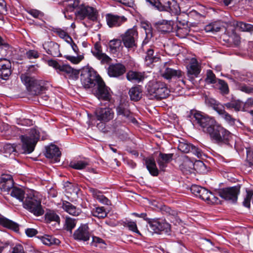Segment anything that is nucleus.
<instances>
[{
    "mask_svg": "<svg viewBox=\"0 0 253 253\" xmlns=\"http://www.w3.org/2000/svg\"><path fill=\"white\" fill-rule=\"evenodd\" d=\"M95 113L97 120L104 123L108 122L114 116L113 110L108 107L97 108Z\"/></svg>",
    "mask_w": 253,
    "mask_h": 253,
    "instance_id": "dca6fc26",
    "label": "nucleus"
},
{
    "mask_svg": "<svg viewBox=\"0 0 253 253\" xmlns=\"http://www.w3.org/2000/svg\"><path fill=\"white\" fill-rule=\"evenodd\" d=\"M91 53L98 60L101 61L102 64L109 63L111 59L105 53L102 52V46L99 42H96L93 48L91 49Z\"/></svg>",
    "mask_w": 253,
    "mask_h": 253,
    "instance_id": "f3484780",
    "label": "nucleus"
},
{
    "mask_svg": "<svg viewBox=\"0 0 253 253\" xmlns=\"http://www.w3.org/2000/svg\"><path fill=\"white\" fill-rule=\"evenodd\" d=\"M11 64L9 60L5 58L0 59V76L6 80L11 74Z\"/></svg>",
    "mask_w": 253,
    "mask_h": 253,
    "instance_id": "5701e85b",
    "label": "nucleus"
},
{
    "mask_svg": "<svg viewBox=\"0 0 253 253\" xmlns=\"http://www.w3.org/2000/svg\"><path fill=\"white\" fill-rule=\"evenodd\" d=\"M0 224L3 227L12 229L15 231L19 230L18 225L12 220L4 217V216H0Z\"/></svg>",
    "mask_w": 253,
    "mask_h": 253,
    "instance_id": "4c0bfd02",
    "label": "nucleus"
},
{
    "mask_svg": "<svg viewBox=\"0 0 253 253\" xmlns=\"http://www.w3.org/2000/svg\"><path fill=\"white\" fill-rule=\"evenodd\" d=\"M208 134L212 140L217 143H227L230 136V133L222 126L217 124L216 122Z\"/></svg>",
    "mask_w": 253,
    "mask_h": 253,
    "instance_id": "6e6552de",
    "label": "nucleus"
},
{
    "mask_svg": "<svg viewBox=\"0 0 253 253\" xmlns=\"http://www.w3.org/2000/svg\"><path fill=\"white\" fill-rule=\"evenodd\" d=\"M173 21L172 20H162L156 23V28L158 31L164 33L172 32L174 29Z\"/></svg>",
    "mask_w": 253,
    "mask_h": 253,
    "instance_id": "c756f323",
    "label": "nucleus"
},
{
    "mask_svg": "<svg viewBox=\"0 0 253 253\" xmlns=\"http://www.w3.org/2000/svg\"><path fill=\"white\" fill-rule=\"evenodd\" d=\"M211 192L208 190L207 189L202 187V189L200 191L199 195L198 197L201 198V199L205 201H208V199H209V195H210Z\"/></svg>",
    "mask_w": 253,
    "mask_h": 253,
    "instance_id": "13d9d810",
    "label": "nucleus"
},
{
    "mask_svg": "<svg viewBox=\"0 0 253 253\" xmlns=\"http://www.w3.org/2000/svg\"><path fill=\"white\" fill-rule=\"evenodd\" d=\"M122 41L125 47L128 48L136 46L138 32L134 27L127 30L121 36Z\"/></svg>",
    "mask_w": 253,
    "mask_h": 253,
    "instance_id": "f8f14e48",
    "label": "nucleus"
},
{
    "mask_svg": "<svg viewBox=\"0 0 253 253\" xmlns=\"http://www.w3.org/2000/svg\"><path fill=\"white\" fill-rule=\"evenodd\" d=\"M212 101L214 102V103H213L214 109L219 115H220L221 116V117L223 118L225 120V121L227 123H228L229 125L231 126L234 125L236 119L233 118L231 115H230L229 113L226 112L223 108L222 106L216 104L215 100H212Z\"/></svg>",
    "mask_w": 253,
    "mask_h": 253,
    "instance_id": "b1692460",
    "label": "nucleus"
},
{
    "mask_svg": "<svg viewBox=\"0 0 253 253\" xmlns=\"http://www.w3.org/2000/svg\"><path fill=\"white\" fill-rule=\"evenodd\" d=\"M162 76L167 80L172 79H179L184 84L185 82L184 80V74L180 70H176L171 68L167 67L162 72Z\"/></svg>",
    "mask_w": 253,
    "mask_h": 253,
    "instance_id": "2eb2a0df",
    "label": "nucleus"
},
{
    "mask_svg": "<svg viewBox=\"0 0 253 253\" xmlns=\"http://www.w3.org/2000/svg\"><path fill=\"white\" fill-rule=\"evenodd\" d=\"M92 246L99 247V248H104L105 246V244L104 241L97 237H92V241L91 243Z\"/></svg>",
    "mask_w": 253,
    "mask_h": 253,
    "instance_id": "5fc2aeb1",
    "label": "nucleus"
},
{
    "mask_svg": "<svg viewBox=\"0 0 253 253\" xmlns=\"http://www.w3.org/2000/svg\"><path fill=\"white\" fill-rule=\"evenodd\" d=\"M45 219L47 222L55 221L57 223H59L60 221L59 216L54 211H51L45 213Z\"/></svg>",
    "mask_w": 253,
    "mask_h": 253,
    "instance_id": "a18cd8bd",
    "label": "nucleus"
},
{
    "mask_svg": "<svg viewBox=\"0 0 253 253\" xmlns=\"http://www.w3.org/2000/svg\"><path fill=\"white\" fill-rule=\"evenodd\" d=\"M101 77L93 70L84 69L81 72V82L86 89H92L96 85Z\"/></svg>",
    "mask_w": 253,
    "mask_h": 253,
    "instance_id": "423d86ee",
    "label": "nucleus"
},
{
    "mask_svg": "<svg viewBox=\"0 0 253 253\" xmlns=\"http://www.w3.org/2000/svg\"><path fill=\"white\" fill-rule=\"evenodd\" d=\"M76 224V221L75 219L70 217H66L64 227L67 231H69L71 233L72 230L75 228Z\"/></svg>",
    "mask_w": 253,
    "mask_h": 253,
    "instance_id": "8fccbe9b",
    "label": "nucleus"
},
{
    "mask_svg": "<svg viewBox=\"0 0 253 253\" xmlns=\"http://www.w3.org/2000/svg\"><path fill=\"white\" fill-rule=\"evenodd\" d=\"M90 237L88 227L86 224L81 226L74 233V237L77 240L86 241L89 239Z\"/></svg>",
    "mask_w": 253,
    "mask_h": 253,
    "instance_id": "aec40b11",
    "label": "nucleus"
},
{
    "mask_svg": "<svg viewBox=\"0 0 253 253\" xmlns=\"http://www.w3.org/2000/svg\"><path fill=\"white\" fill-rule=\"evenodd\" d=\"M159 81L149 82L147 86L146 95L149 99L155 100V95L158 91Z\"/></svg>",
    "mask_w": 253,
    "mask_h": 253,
    "instance_id": "2f4dec72",
    "label": "nucleus"
},
{
    "mask_svg": "<svg viewBox=\"0 0 253 253\" xmlns=\"http://www.w3.org/2000/svg\"><path fill=\"white\" fill-rule=\"evenodd\" d=\"M150 5L160 11H166L177 15L180 11V7L175 0H145Z\"/></svg>",
    "mask_w": 253,
    "mask_h": 253,
    "instance_id": "7ed1b4c3",
    "label": "nucleus"
},
{
    "mask_svg": "<svg viewBox=\"0 0 253 253\" xmlns=\"http://www.w3.org/2000/svg\"><path fill=\"white\" fill-rule=\"evenodd\" d=\"M27 12L34 18H41L43 16V12L37 9H32L28 10Z\"/></svg>",
    "mask_w": 253,
    "mask_h": 253,
    "instance_id": "052dcab7",
    "label": "nucleus"
},
{
    "mask_svg": "<svg viewBox=\"0 0 253 253\" xmlns=\"http://www.w3.org/2000/svg\"><path fill=\"white\" fill-rule=\"evenodd\" d=\"M240 186H237L220 189L218 192V195L225 200L231 203L237 201L238 195L240 192Z\"/></svg>",
    "mask_w": 253,
    "mask_h": 253,
    "instance_id": "ddd939ff",
    "label": "nucleus"
},
{
    "mask_svg": "<svg viewBox=\"0 0 253 253\" xmlns=\"http://www.w3.org/2000/svg\"><path fill=\"white\" fill-rule=\"evenodd\" d=\"M220 29L221 27L217 23H211L205 27V30L207 33H216L219 32Z\"/></svg>",
    "mask_w": 253,
    "mask_h": 253,
    "instance_id": "3c124183",
    "label": "nucleus"
},
{
    "mask_svg": "<svg viewBox=\"0 0 253 253\" xmlns=\"http://www.w3.org/2000/svg\"><path fill=\"white\" fill-rule=\"evenodd\" d=\"M193 146L190 143H188L187 141L183 140V141L179 142L178 149L183 153H187L192 151Z\"/></svg>",
    "mask_w": 253,
    "mask_h": 253,
    "instance_id": "c03bdc74",
    "label": "nucleus"
},
{
    "mask_svg": "<svg viewBox=\"0 0 253 253\" xmlns=\"http://www.w3.org/2000/svg\"><path fill=\"white\" fill-rule=\"evenodd\" d=\"M142 27L145 30V34L146 35H147V37L148 38H152V30L151 26L147 23H144L142 25Z\"/></svg>",
    "mask_w": 253,
    "mask_h": 253,
    "instance_id": "e2e57ef3",
    "label": "nucleus"
},
{
    "mask_svg": "<svg viewBox=\"0 0 253 253\" xmlns=\"http://www.w3.org/2000/svg\"><path fill=\"white\" fill-rule=\"evenodd\" d=\"M43 48L48 54L53 57H60L61 54L59 50V45L54 42H47L42 44Z\"/></svg>",
    "mask_w": 253,
    "mask_h": 253,
    "instance_id": "393cba45",
    "label": "nucleus"
},
{
    "mask_svg": "<svg viewBox=\"0 0 253 253\" xmlns=\"http://www.w3.org/2000/svg\"><path fill=\"white\" fill-rule=\"evenodd\" d=\"M129 95L131 100L137 101L142 97V91L139 86L131 87L129 91Z\"/></svg>",
    "mask_w": 253,
    "mask_h": 253,
    "instance_id": "58836bf2",
    "label": "nucleus"
},
{
    "mask_svg": "<svg viewBox=\"0 0 253 253\" xmlns=\"http://www.w3.org/2000/svg\"><path fill=\"white\" fill-rule=\"evenodd\" d=\"M202 187L197 185H193L191 186L190 190L191 192L196 196L198 197Z\"/></svg>",
    "mask_w": 253,
    "mask_h": 253,
    "instance_id": "69168bd1",
    "label": "nucleus"
},
{
    "mask_svg": "<svg viewBox=\"0 0 253 253\" xmlns=\"http://www.w3.org/2000/svg\"><path fill=\"white\" fill-rule=\"evenodd\" d=\"M173 154H165L159 152L157 162L160 170L165 171L168 164L172 160Z\"/></svg>",
    "mask_w": 253,
    "mask_h": 253,
    "instance_id": "a878e982",
    "label": "nucleus"
},
{
    "mask_svg": "<svg viewBox=\"0 0 253 253\" xmlns=\"http://www.w3.org/2000/svg\"><path fill=\"white\" fill-rule=\"evenodd\" d=\"M66 58L74 64L79 63L83 58V56L80 55L77 57L71 56H66Z\"/></svg>",
    "mask_w": 253,
    "mask_h": 253,
    "instance_id": "0e129e2a",
    "label": "nucleus"
},
{
    "mask_svg": "<svg viewBox=\"0 0 253 253\" xmlns=\"http://www.w3.org/2000/svg\"><path fill=\"white\" fill-rule=\"evenodd\" d=\"M191 115L193 117V123L200 126L203 131L207 133L211 130L212 126L216 123L214 119L196 111H191Z\"/></svg>",
    "mask_w": 253,
    "mask_h": 253,
    "instance_id": "39448f33",
    "label": "nucleus"
},
{
    "mask_svg": "<svg viewBox=\"0 0 253 253\" xmlns=\"http://www.w3.org/2000/svg\"><path fill=\"white\" fill-rule=\"evenodd\" d=\"M182 16L186 17L187 15L186 14L179 15L176 17L178 23L173 29L175 31L176 36L180 38H184L188 35L190 31V28L188 21L182 19Z\"/></svg>",
    "mask_w": 253,
    "mask_h": 253,
    "instance_id": "9b49d317",
    "label": "nucleus"
},
{
    "mask_svg": "<svg viewBox=\"0 0 253 253\" xmlns=\"http://www.w3.org/2000/svg\"><path fill=\"white\" fill-rule=\"evenodd\" d=\"M218 84L219 85V89L221 92L223 94H228L229 92V89L227 84L222 80H218Z\"/></svg>",
    "mask_w": 253,
    "mask_h": 253,
    "instance_id": "6e6d98bb",
    "label": "nucleus"
},
{
    "mask_svg": "<svg viewBox=\"0 0 253 253\" xmlns=\"http://www.w3.org/2000/svg\"><path fill=\"white\" fill-rule=\"evenodd\" d=\"M110 51L115 53L120 50L122 47V41L120 39L111 40L109 43Z\"/></svg>",
    "mask_w": 253,
    "mask_h": 253,
    "instance_id": "79ce46f5",
    "label": "nucleus"
},
{
    "mask_svg": "<svg viewBox=\"0 0 253 253\" xmlns=\"http://www.w3.org/2000/svg\"><path fill=\"white\" fill-rule=\"evenodd\" d=\"M62 208L69 214L73 216H78L81 213V210L80 208H77L69 202H63Z\"/></svg>",
    "mask_w": 253,
    "mask_h": 253,
    "instance_id": "c9c22d12",
    "label": "nucleus"
},
{
    "mask_svg": "<svg viewBox=\"0 0 253 253\" xmlns=\"http://www.w3.org/2000/svg\"><path fill=\"white\" fill-rule=\"evenodd\" d=\"M26 57L29 59H37L39 57V52L35 50H29L26 53Z\"/></svg>",
    "mask_w": 253,
    "mask_h": 253,
    "instance_id": "680f3d73",
    "label": "nucleus"
},
{
    "mask_svg": "<svg viewBox=\"0 0 253 253\" xmlns=\"http://www.w3.org/2000/svg\"><path fill=\"white\" fill-rule=\"evenodd\" d=\"M206 81L209 84H214L216 83V77L212 71L210 70H208Z\"/></svg>",
    "mask_w": 253,
    "mask_h": 253,
    "instance_id": "4d7b16f0",
    "label": "nucleus"
},
{
    "mask_svg": "<svg viewBox=\"0 0 253 253\" xmlns=\"http://www.w3.org/2000/svg\"><path fill=\"white\" fill-rule=\"evenodd\" d=\"M22 205L24 209L36 216H41L44 213L41 200L36 191H31L26 194Z\"/></svg>",
    "mask_w": 253,
    "mask_h": 253,
    "instance_id": "f257e3e1",
    "label": "nucleus"
},
{
    "mask_svg": "<svg viewBox=\"0 0 253 253\" xmlns=\"http://www.w3.org/2000/svg\"><path fill=\"white\" fill-rule=\"evenodd\" d=\"M116 113L117 116H122V119L125 122L133 123L136 122V119L133 117L128 108L127 103H120L116 107Z\"/></svg>",
    "mask_w": 253,
    "mask_h": 253,
    "instance_id": "4468645a",
    "label": "nucleus"
},
{
    "mask_svg": "<svg viewBox=\"0 0 253 253\" xmlns=\"http://www.w3.org/2000/svg\"><path fill=\"white\" fill-rule=\"evenodd\" d=\"M224 106L228 109L233 108L237 112L241 110L242 107L241 103L239 101L228 102L225 104Z\"/></svg>",
    "mask_w": 253,
    "mask_h": 253,
    "instance_id": "603ef678",
    "label": "nucleus"
},
{
    "mask_svg": "<svg viewBox=\"0 0 253 253\" xmlns=\"http://www.w3.org/2000/svg\"><path fill=\"white\" fill-rule=\"evenodd\" d=\"M10 195L20 202H23L25 196V191L21 188L13 186L10 191Z\"/></svg>",
    "mask_w": 253,
    "mask_h": 253,
    "instance_id": "e433bc0d",
    "label": "nucleus"
},
{
    "mask_svg": "<svg viewBox=\"0 0 253 253\" xmlns=\"http://www.w3.org/2000/svg\"><path fill=\"white\" fill-rule=\"evenodd\" d=\"M77 17L81 20L87 18L92 21H96L98 19V12L96 8L84 4H81L75 12Z\"/></svg>",
    "mask_w": 253,
    "mask_h": 253,
    "instance_id": "1a4fd4ad",
    "label": "nucleus"
},
{
    "mask_svg": "<svg viewBox=\"0 0 253 253\" xmlns=\"http://www.w3.org/2000/svg\"><path fill=\"white\" fill-rule=\"evenodd\" d=\"M93 94L99 100L109 101L111 98L112 92L101 78L96 85L92 89Z\"/></svg>",
    "mask_w": 253,
    "mask_h": 253,
    "instance_id": "9d476101",
    "label": "nucleus"
},
{
    "mask_svg": "<svg viewBox=\"0 0 253 253\" xmlns=\"http://www.w3.org/2000/svg\"><path fill=\"white\" fill-rule=\"evenodd\" d=\"M39 132L35 128L28 130V133L20 136L22 142L21 149L25 154L31 153L39 139Z\"/></svg>",
    "mask_w": 253,
    "mask_h": 253,
    "instance_id": "f03ea898",
    "label": "nucleus"
},
{
    "mask_svg": "<svg viewBox=\"0 0 253 253\" xmlns=\"http://www.w3.org/2000/svg\"><path fill=\"white\" fill-rule=\"evenodd\" d=\"M146 55L144 58L145 64L147 66H150L154 62L158 61L159 58L154 55L153 47H150L145 49Z\"/></svg>",
    "mask_w": 253,
    "mask_h": 253,
    "instance_id": "f704fd0d",
    "label": "nucleus"
},
{
    "mask_svg": "<svg viewBox=\"0 0 253 253\" xmlns=\"http://www.w3.org/2000/svg\"><path fill=\"white\" fill-rule=\"evenodd\" d=\"M45 155L46 158L53 159L55 162H58L59 161L61 152L57 146L54 144H51L46 147Z\"/></svg>",
    "mask_w": 253,
    "mask_h": 253,
    "instance_id": "bb28decb",
    "label": "nucleus"
},
{
    "mask_svg": "<svg viewBox=\"0 0 253 253\" xmlns=\"http://www.w3.org/2000/svg\"><path fill=\"white\" fill-rule=\"evenodd\" d=\"M147 230L153 233L161 234L164 233L169 235L171 232V225L165 219H153L148 221Z\"/></svg>",
    "mask_w": 253,
    "mask_h": 253,
    "instance_id": "0eeeda50",
    "label": "nucleus"
},
{
    "mask_svg": "<svg viewBox=\"0 0 253 253\" xmlns=\"http://www.w3.org/2000/svg\"><path fill=\"white\" fill-rule=\"evenodd\" d=\"M187 69V76L190 80H192L194 78L197 77L201 71L199 63L195 59H192Z\"/></svg>",
    "mask_w": 253,
    "mask_h": 253,
    "instance_id": "412c9836",
    "label": "nucleus"
},
{
    "mask_svg": "<svg viewBox=\"0 0 253 253\" xmlns=\"http://www.w3.org/2000/svg\"><path fill=\"white\" fill-rule=\"evenodd\" d=\"M11 253H24L23 246L20 244L16 245L12 248Z\"/></svg>",
    "mask_w": 253,
    "mask_h": 253,
    "instance_id": "338daca9",
    "label": "nucleus"
},
{
    "mask_svg": "<svg viewBox=\"0 0 253 253\" xmlns=\"http://www.w3.org/2000/svg\"><path fill=\"white\" fill-rule=\"evenodd\" d=\"M89 165L86 161H78L76 162H71L69 166L76 169H83Z\"/></svg>",
    "mask_w": 253,
    "mask_h": 253,
    "instance_id": "49530a36",
    "label": "nucleus"
},
{
    "mask_svg": "<svg viewBox=\"0 0 253 253\" xmlns=\"http://www.w3.org/2000/svg\"><path fill=\"white\" fill-rule=\"evenodd\" d=\"M13 185V180L11 175H2L0 181V189L2 191L9 192Z\"/></svg>",
    "mask_w": 253,
    "mask_h": 253,
    "instance_id": "cd10ccee",
    "label": "nucleus"
},
{
    "mask_svg": "<svg viewBox=\"0 0 253 253\" xmlns=\"http://www.w3.org/2000/svg\"><path fill=\"white\" fill-rule=\"evenodd\" d=\"M126 77L131 82L139 83L144 80L145 76L144 73L130 70L126 73Z\"/></svg>",
    "mask_w": 253,
    "mask_h": 253,
    "instance_id": "7c9ffc66",
    "label": "nucleus"
},
{
    "mask_svg": "<svg viewBox=\"0 0 253 253\" xmlns=\"http://www.w3.org/2000/svg\"><path fill=\"white\" fill-rule=\"evenodd\" d=\"M21 79L31 95H38L45 89L42 81L37 80L25 74L21 75Z\"/></svg>",
    "mask_w": 253,
    "mask_h": 253,
    "instance_id": "20e7f679",
    "label": "nucleus"
},
{
    "mask_svg": "<svg viewBox=\"0 0 253 253\" xmlns=\"http://www.w3.org/2000/svg\"><path fill=\"white\" fill-rule=\"evenodd\" d=\"M39 238L41 239L42 243L45 245H57L60 243V241L59 239L51 236L45 235Z\"/></svg>",
    "mask_w": 253,
    "mask_h": 253,
    "instance_id": "a19ab883",
    "label": "nucleus"
},
{
    "mask_svg": "<svg viewBox=\"0 0 253 253\" xmlns=\"http://www.w3.org/2000/svg\"><path fill=\"white\" fill-rule=\"evenodd\" d=\"M88 191L92 194L93 197L101 203L106 205H111L110 201L104 196L100 191L93 188H89Z\"/></svg>",
    "mask_w": 253,
    "mask_h": 253,
    "instance_id": "72a5a7b5",
    "label": "nucleus"
},
{
    "mask_svg": "<svg viewBox=\"0 0 253 253\" xmlns=\"http://www.w3.org/2000/svg\"><path fill=\"white\" fill-rule=\"evenodd\" d=\"M68 2H69L66 5L65 8V10L67 12H72L75 9H76V11L78 8L81 5L79 0H74L73 1L72 0H68Z\"/></svg>",
    "mask_w": 253,
    "mask_h": 253,
    "instance_id": "de8ad7c7",
    "label": "nucleus"
},
{
    "mask_svg": "<svg viewBox=\"0 0 253 253\" xmlns=\"http://www.w3.org/2000/svg\"><path fill=\"white\" fill-rule=\"evenodd\" d=\"M159 86L158 91L156 94L155 95V100H157L166 98L168 96L170 92L169 90L164 83L159 81Z\"/></svg>",
    "mask_w": 253,
    "mask_h": 253,
    "instance_id": "473e14b6",
    "label": "nucleus"
},
{
    "mask_svg": "<svg viewBox=\"0 0 253 253\" xmlns=\"http://www.w3.org/2000/svg\"><path fill=\"white\" fill-rule=\"evenodd\" d=\"M57 73H62L66 77L73 80H76L78 78L79 74L78 70L74 69L67 64L60 65Z\"/></svg>",
    "mask_w": 253,
    "mask_h": 253,
    "instance_id": "6ab92c4d",
    "label": "nucleus"
},
{
    "mask_svg": "<svg viewBox=\"0 0 253 253\" xmlns=\"http://www.w3.org/2000/svg\"><path fill=\"white\" fill-rule=\"evenodd\" d=\"M107 25L109 27H118L126 21L125 16H120L112 14H107L106 16Z\"/></svg>",
    "mask_w": 253,
    "mask_h": 253,
    "instance_id": "4be33fe9",
    "label": "nucleus"
},
{
    "mask_svg": "<svg viewBox=\"0 0 253 253\" xmlns=\"http://www.w3.org/2000/svg\"><path fill=\"white\" fill-rule=\"evenodd\" d=\"M126 71L125 65L121 63L112 64L108 68V75L111 77L117 78L123 75Z\"/></svg>",
    "mask_w": 253,
    "mask_h": 253,
    "instance_id": "a211bd4d",
    "label": "nucleus"
},
{
    "mask_svg": "<svg viewBox=\"0 0 253 253\" xmlns=\"http://www.w3.org/2000/svg\"><path fill=\"white\" fill-rule=\"evenodd\" d=\"M92 215L98 218H103L107 216V213L103 207H97L92 211Z\"/></svg>",
    "mask_w": 253,
    "mask_h": 253,
    "instance_id": "09e8293b",
    "label": "nucleus"
},
{
    "mask_svg": "<svg viewBox=\"0 0 253 253\" xmlns=\"http://www.w3.org/2000/svg\"><path fill=\"white\" fill-rule=\"evenodd\" d=\"M239 89L240 91L247 94H253V87L247 85L245 84H242L239 85Z\"/></svg>",
    "mask_w": 253,
    "mask_h": 253,
    "instance_id": "bf43d9fd",
    "label": "nucleus"
},
{
    "mask_svg": "<svg viewBox=\"0 0 253 253\" xmlns=\"http://www.w3.org/2000/svg\"><path fill=\"white\" fill-rule=\"evenodd\" d=\"M125 226L127 227L129 230L137 233L138 235H141L140 232L137 229L136 222L131 221H127L125 223Z\"/></svg>",
    "mask_w": 253,
    "mask_h": 253,
    "instance_id": "864d4df0",
    "label": "nucleus"
},
{
    "mask_svg": "<svg viewBox=\"0 0 253 253\" xmlns=\"http://www.w3.org/2000/svg\"><path fill=\"white\" fill-rule=\"evenodd\" d=\"M143 161L149 173L152 176H158L159 174V170L157 168L154 158L153 157L144 158Z\"/></svg>",
    "mask_w": 253,
    "mask_h": 253,
    "instance_id": "c85d7f7f",
    "label": "nucleus"
},
{
    "mask_svg": "<svg viewBox=\"0 0 253 253\" xmlns=\"http://www.w3.org/2000/svg\"><path fill=\"white\" fill-rule=\"evenodd\" d=\"M236 30L242 32H253V25L242 21H236L233 24Z\"/></svg>",
    "mask_w": 253,
    "mask_h": 253,
    "instance_id": "ea45409f",
    "label": "nucleus"
},
{
    "mask_svg": "<svg viewBox=\"0 0 253 253\" xmlns=\"http://www.w3.org/2000/svg\"><path fill=\"white\" fill-rule=\"evenodd\" d=\"M191 152L199 158H201L203 155V152L201 150L194 146H193Z\"/></svg>",
    "mask_w": 253,
    "mask_h": 253,
    "instance_id": "774afa93",
    "label": "nucleus"
},
{
    "mask_svg": "<svg viewBox=\"0 0 253 253\" xmlns=\"http://www.w3.org/2000/svg\"><path fill=\"white\" fill-rule=\"evenodd\" d=\"M18 148V147L15 146L14 144H5L3 145L2 151L6 154V156H7V155H11L12 154L15 155L17 152Z\"/></svg>",
    "mask_w": 253,
    "mask_h": 253,
    "instance_id": "37998d69",
    "label": "nucleus"
}]
</instances>
